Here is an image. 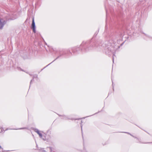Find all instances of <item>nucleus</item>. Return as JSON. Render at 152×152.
<instances>
[{"instance_id": "obj_1", "label": "nucleus", "mask_w": 152, "mask_h": 152, "mask_svg": "<svg viewBox=\"0 0 152 152\" xmlns=\"http://www.w3.org/2000/svg\"><path fill=\"white\" fill-rule=\"evenodd\" d=\"M31 28L33 29L34 32L35 33L36 32L35 26L34 18H33L32 19V22L31 24Z\"/></svg>"}, {"instance_id": "obj_2", "label": "nucleus", "mask_w": 152, "mask_h": 152, "mask_svg": "<svg viewBox=\"0 0 152 152\" xmlns=\"http://www.w3.org/2000/svg\"><path fill=\"white\" fill-rule=\"evenodd\" d=\"M3 26V24L2 23V22L0 20V28H2Z\"/></svg>"}, {"instance_id": "obj_3", "label": "nucleus", "mask_w": 152, "mask_h": 152, "mask_svg": "<svg viewBox=\"0 0 152 152\" xmlns=\"http://www.w3.org/2000/svg\"><path fill=\"white\" fill-rule=\"evenodd\" d=\"M36 132H37L38 134H39L40 133L39 132V131L38 130H37V131H36Z\"/></svg>"}, {"instance_id": "obj_4", "label": "nucleus", "mask_w": 152, "mask_h": 152, "mask_svg": "<svg viewBox=\"0 0 152 152\" xmlns=\"http://www.w3.org/2000/svg\"><path fill=\"white\" fill-rule=\"evenodd\" d=\"M36 132H37L38 134H39L40 133L39 132V131L38 130H37V131H36Z\"/></svg>"}, {"instance_id": "obj_5", "label": "nucleus", "mask_w": 152, "mask_h": 152, "mask_svg": "<svg viewBox=\"0 0 152 152\" xmlns=\"http://www.w3.org/2000/svg\"><path fill=\"white\" fill-rule=\"evenodd\" d=\"M39 136L40 137H41L42 136V134H41V133H39Z\"/></svg>"}]
</instances>
